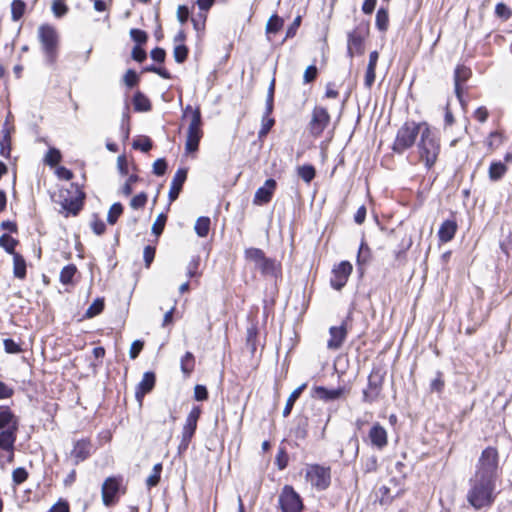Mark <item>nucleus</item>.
<instances>
[{
    "mask_svg": "<svg viewBox=\"0 0 512 512\" xmlns=\"http://www.w3.org/2000/svg\"><path fill=\"white\" fill-rule=\"evenodd\" d=\"M498 463L497 449L492 446L486 447L478 459L474 474L468 481L466 500L475 510L488 509L496 500Z\"/></svg>",
    "mask_w": 512,
    "mask_h": 512,
    "instance_id": "f257e3e1",
    "label": "nucleus"
},
{
    "mask_svg": "<svg viewBox=\"0 0 512 512\" xmlns=\"http://www.w3.org/2000/svg\"><path fill=\"white\" fill-rule=\"evenodd\" d=\"M37 38L41 46L44 64L54 68L60 48V35L57 29L48 23L41 24L38 27Z\"/></svg>",
    "mask_w": 512,
    "mask_h": 512,
    "instance_id": "f03ea898",
    "label": "nucleus"
},
{
    "mask_svg": "<svg viewBox=\"0 0 512 512\" xmlns=\"http://www.w3.org/2000/svg\"><path fill=\"white\" fill-rule=\"evenodd\" d=\"M422 126L424 128L420 135L418 149L421 160L424 161L425 167L429 170L436 163L440 152V143L435 131L426 122H423Z\"/></svg>",
    "mask_w": 512,
    "mask_h": 512,
    "instance_id": "7ed1b4c3",
    "label": "nucleus"
},
{
    "mask_svg": "<svg viewBox=\"0 0 512 512\" xmlns=\"http://www.w3.org/2000/svg\"><path fill=\"white\" fill-rule=\"evenodd\" d=\"M422 124L423 122H405L397 131L392 150L396 154H403L406 150L411 148L415 144L418 135L422 133V129L424 128Z\"/></svg>",
    "mask_w": 512,
    "mask_h": 512,
    "instance_id": "20e7f679",
    "label": "nucleus"
},
{
    "mask_svg": "<svg viewBox=\"0 0 512 512\" xmlns=\"http://www.w3.org/2000/svg\"><path fill=\"white\" fill-rule=\"evenodd\" d=\"M281 512H303L305 505L300 494L291 485H284L278 496Z\"/></svg>",
    "mask_w": 512,
    "mask_h": 512,
    "instance_id": "39448f33",
    "label": "nucleus"
},
{
    "mask_svg": "<svg viewBox=\"0 0 512 512\" xmlns=\"http://www.w3.org/2000/svg\"><path fill=\"white\" fill-rule=\"evenodd\" d=\"M126 487L123 485L122 476H110L102 485V501L106 507L114 506L120 495L125 494Z\"/></svg>",
    "mask_w": 512,
    "mask_h": 512,
    "instance_id": "423d86ee",
    "label": "nucleus"
},
{
    "mask_svg": "<svg viewBox=\"0 0 512 512\" xmlns=\"http://www.w3.org/2000/svg\"><path fill=\"white\" fill-rule=\"evenodd\" d=\"M306 477L317 490H326L331 484L330 467H324L319 464L311 465L307 470Z\"/></svg>",
    "mask_w": 512,
    "mask_h": 512,
    "instance_id": "0eeeda50",
    "label": "nucleus"
},
{
    "mask_svg": "<svg viewBox=\"0 0 512 512\" xmlns=\"http://www.w3.org/2000/svg\"><path fill=\"white\" fill-rule=\"evenodd\" d=\"M384 382V374L380 369H373L368 377L367 387L363 390L362 401L364 403L375 402L381 394Z\"/></svg>",
    "mask_w": 512,
    "mask_h": 512,
    "instance_id": "6e6552de",
    "label": "nucleus"
},
{
    "mask_svg": "<svg viewBox=\"0 0 512 512\" xmlns=\"http://www.w3.org/2000/svg\"><path fill=\"white\" fill-rule=\"evenodd\" d=\"M330 114L325 107L315 106L309 122V131L313 136H320L330 123Z\"/></svg>",
    "mask_w": 512,
    "mask_h": 512,
    "instance_id": "1a4fd4ad",
    "label": "nucleus"
},
{
    "mask_svg": "<svg viewBox=\"0 0 512 512\" xmlns=\"http://www.w3.org/2000/svg\"><path fill=\"white\" fill-rule=\"evenodd\" d=\"M352 264L349 261H341L332 269L330 285L333 289L340 291L347 283L352 272Z\"/></svg>",
    "mask_w": 512,
    "mask_h": 512,
    "instance_id": "9d476101",
    "label": "nucleus"
},
{
    "mask_svg": "<svg viewBox=\"0 0 512 512\" xmlns=\"http://www.w3.org/2000/svg\"><path fill=\"white\" fill-rule=\"evenodd\" d=\"M188 168L180 167L177 169L170 185L168 199L169 204L167 209H169L170 204L178 199L180 193L182 192L183 186L187 180Z\"/></svg>",
    "mask_w": 512,
    "mask_h": 512,
    "instance_id": "9b49d317",
    "label": "nucleus"
},
{
    "mask_svg": "<svg viewBox=\"0 0 512 512\" xmlns=\"http://www.w3.org/2000/svg\"><path fill=\"white\" fill-rule=\"evenodd\" d=\"M92 448L93 445L87 438L75 441L73 449L70 453L74 460V464L78 465L79 463L87 460L91 456Z\"/></svg>",
    "mask_w": 512,
    "mask_h": 512,
    "instance_id": "f8f14e48",
    "label": "nucleus"
},
{
    "mask_svg": "<svg viewBox=\"0 0 512 512\" xmlns=\"http://www.w3.org/2000/svg\"><path fill=\"white\" fill-rule=\"evenodd\" d=\"M277 182L273 178H268L264 185L259 187L254 195L253 202L256 205H264L271 201L276 190Z\"/></svg>",
    "mask_w": 512,
    "mask_h": 512,
    "instance_id": "ddd939ff",
    "label": "nucleus"
},
{
    "mask_svg": "<svg viewBox=\"0 0 512 512\" xmlns=\"http://www.w3.org/2000/svg\"><path fill=\"white\" fill-rule=\"evenodd\" d=\"M156 384V375L153 371L143 374L142 380L138 383L135 391V398L141 405L146 394L150 393Z\"/></svg>",
    "mask_w": 512,
    "mask_h": 512,
    "instance_id": "4468645a",
    "label": "nucleus"
},
{
    "mask_svg": "<svg viewBox=\"0 0 512 512\" xmlns=\"http://www.w3.org/2000/svg\"><path fill=\"white\" fill-rule=\"evenodd\" d=\"M15 131V127L13 124H9L8 122H4L2 128L0 130V156L3 158H10L11 155V141L12 134Z\"/></svg>",
    "mask_w": 512,
    "mask_h": 512,
    "instance_id": "2eb2a0df",
    "label": "nucleus"
},
{
    "mask_svg": "<svg viewBox=\"0 0 512 512\" xmlns=\"http://www.w3.org/2000/svg\"><path fill=\"white\" fill-rule=\"evenodd\" d=\"M19 418L9 406H0V431H19Z\"/></svg>",
    "mask_w": 512,
    "mask_h": 512,
    "instance_id": "dca6fc26",
    "label": "nucleus"
},
{
    "mask_svg": "<svg viewBox=\"0 0 512 512\" xmlns=\"http://www.w3.org/2000/svg\"><path fill=\"white\" fill-rule=\"evenodd\" d=\"M370 443L378 450H383L388 443V436L386 429L378 422L374 423L368 434Z\"/></svg>",
    "mask_w": 512,
    "mask_h": 512,
    "instance_id": "f3484780",
    "label": "nucleus"
},
{
    "mask_svg": "<svg viewBox=\"0 0 512 512\" xmlns=\"http://www.w3.org/2000/svg\"><path fill=\"white\" fill-rule=\"evenodd\" d=\"M472 75L471 69L464 65H457L454 70V92L463 105L462 87L461 84L466 82Z\"/></svg>",
    "mask_w": 512,
    "mask_h": 512,
    "instance_id": "a211bd4d",
    "label": "nucleus"
},
{
    "mask_svg": "<svg viewBox=\"0 0 512 512\" xmlns=\"http://www.w3.org/2000/svg\"><path fill=\"white\" fill-rule=\"evenodd\" d=\"M330 339L327 342L328 349L331 350H337L339 349L346 336H347V329L345 324H341L340 326H332L329 329Z\"/></svg>",
    "mask_w": 512,
    "mask_h": 512,
    "instance_id": "6ab92c4d",
    "label": "nucleus"
},
{
    "mask_svg": "<svg viewBox=\"0 0 512 512\" xmlns=\"http://www.w3.org/2000/svg\"><path fill=\"white\" fill-rule=\"evenodd\" d=\"M202 414V408L199 405H194L186 417L185 424L182 429V434L193 436L197 430V424Z\"/></svg>",
    "mask_w": 512,
    "mask_h": 512,
    "instance_id": "aec40b11",
    "label": "nucleus"
},
{
    "mask_svg": "<svg viewBox=\"0 0 512 512\" xmlns=\"http://www.w3.org/2000/svg\"><path fill=\"white\" fill-rule=\"evenodd\" d=\"M313 389L315 395L326 402L340 399L345 391L344 387L329 389L324 386H315Z\"/></svg>",
    "mask_w": 512,
    "mask_h": 512,
    "instance_id": "412c9836",
    "label": "nucleus"
},
{
    "mask_svg": "<svg viewBox=\"0 0 512 512\" xmlns=\"http://www.w3.org/2000/svg\"><path fill=\"white\" fill-rule=\"evenodd\" d=\"M354 52L357 54H362L364 52V39L356 32V30H353L348 34L347 54L352 58Z\"/></svg>",
    "mask_w": 512,
    "mask_h": 512,
    "instance_id": "4be33fe9",
    "label": "nucleus"
},
{
    "mask_svg": "<svg viewBox=\"0 0 512 512\" xmlns=\"http://www.w3.org/2000/svg\"><path fill=\"white\" fill-rule=\"evenodd\" d=\"M85 194L79 191V195L75 198H65L62 202V208L73 216H76L81 211L84 204Z\"/></svg>",
    "mask_w": 512,
    "mask_h": 512,
    "instance_id": "5701e85b",
    "label": "nucleus"
},
{
    "mask_svg": "<svg viewBox=\"0 0 512 512\" xmlns=\"http://www.w3.org/2000/svg\"><path fill=\"white\" fill-rule=\"evenodd\" d=\"M457 231V223L453 219H447L445 220L439 230H438V238L441 242H449L451 241Z\"/></svg>",
    "mask_w": 512,
    "mask_h": 512,
    "instance_id": "b1692460",
    "label": "nucleus"
},
{
    "mask_svg": "<svg viewBox=\"0 0 512 512\" xmlns=\"http://www.w3.org/2000/svg\"><path fill=\"white\" fill-rule=\"evenodd\" d=\"M256 269H258L264 277H274L276 278L279 273V267L276 264L275 259L265 257L260 263L256 265Z\"/></svg>",
    "mask_w": 512,
    "mask_h": 512,
    "instance_id": "393cba45",
    "label": "nucleus"
},
{
    "mask_svg": "<svg viewBox=\"0 0 512 512\" xmlns=\"http://www.w3.org/2000/svg\"><path fill=\"white\" fill-rule=\"evenodd\" d=\"M258 337H259L258 324L251 323L247 327V331H246V347L249 349L252 356H254L257 351Z\"/></svg>",
    "mask_w": 512,
    "mask_h": 512,
    "instance_id": "a878e982",
    "label": "nucleus"
},
{
    "mask_svg": "<svg viewBox=\"0 0 512 512\" xmlns=\"http://www.w3.org/2000/svg\"><path fill=\"white\" fill-rule=\"evenodd\" d=\"M202 125H203V120H202L201 110L199 107H196L195 111H193V116L189 123L187 135L202 137L203 136Z\"/></svg>",
    "mask_w": 512,
    "mask_h": 512,
    "instance_id": "bb28decb",
    "label": "nucleus"
},
{
    "mask_svg": "<svg viewBox=\"0 0 512 512\" xmlns=\"http://www.w3.org/2000/svg\"><path fill=\"white\" fill-rule=\"evenodd\" d=\"M13 275L17 279H25L27 275V263L23 255H13Z\"/></svg>",
    "mask_w": 512,
    "mask_h": 512,
    "instance_id": "cd10ccee",
    "label": "nucleus"
},
{
    "mask_svg": "<svg viewBox=\"0 0 512 512\" xmlns=\"http://www.w3.org/2000/svg\"><path fill=\"white\" fill-rule=\"evenodd\" d=\"M132 103L136 112H148L152 109L150 100L141 91L135 92L133 95Z\"/></svg>",
    "mask_w": 512,
    "mask_h": 512,
    "instance_id": "c85d7f7f",
    "label": "nucleus"
},
{
    "mask_svg": "<svg viewBox=\"0 0 512 512\" xmlns=\"http://www.w3.org/2000/svg\"><path fill=\"white\" fill-rule=\"evenodd\" d=\"M507 170V166L504 162L492 161L488 170L490 180L499 181L506 174Z\"/></svg>",
    "mask_w": 512,
    "mask_h": 512,
    "instance_id": "c756f323",
    "label": "nucleus"
},
{
    "mask_svg": "<svg viewBox=\"0 0 512 512\" xmlns=\"http://www.w3.org/2000/svg\"><path fill=\"white\" fill-rule=\"evenodd\" d=\"M371 258V250L367 243L362 240L360 243L358 253H357V266L360 273H363V266L366 265Z\"/></svg>",
    "mask_w": 512,
    "mask_h": 512,
    "instance_id": "7c9ffc66",
    "label": "nucleus"
},
{
    "mask_svg": "<svg viewBox=\"0 0 512 512\" xmlns=\"http://www.w3.org/2000/svg\"><path fill=\"white\" fill-rule=\"evenodd\" d=\"M130 108L128 103H125L124 110L122 112L121 123H120V132L122 135L123 141H127L130 137Z\"/></svg>",
    "mask_w": 512,
    "mask_h": 512,
    "instance_id": "2f4dec72",
    "label": "nucleus"
},
{
    "mask_svg": "<svg viewBox=\"0 0 512 512\" xmlns=\"http://www.w3.org/2000/svg\"><path fill=\"white\" fill-rule=\"evenodd\" d=\"M375 26L380 32H385L389 26L388 8L381 6L376 13Z\"/></svg>",
    "mask_w": 512,
    "mask_h": 512,
    "instance_id": "473e14b6",
    "label": "nucleus"
},
{
    "mask_svg": "<svg viewBox=\"0 0 512 512\" xmlns=\"http://www.w3.org/2000/svg\"><path fill=\"white\" fill-rule=\"evenodd\" d=\"M18 244L19 241L7 233H4L0 236V247L3 248L6 253L12 256L18 253L15 251V248Z\"/></svg>",
    "mask_w": 512,
    "mask_h": 512,
    "instance_id": "72a5a7b5",
    "label": "nucleus"
},
{
    "mask_svg": "<svg viewBox=\"0 0 512 512\" xmlns=\"http://www.w3.org/2000/svg\"><path fill=\"white\" fill-rule=\"evenodd\" d=\"M306 383L300 385L299 387H297L291 394L290 396L288 397L287 399V402H286V405L283 409V416L284 417H287L290 415L292 409H293V406L295 404V402L298 400V398L300 397V395L302 394V392L304 391V389L306 388Z\"/></svg>",
    "mask_w": 512,
    "mask_h": 512,
    "instance_id": "f704fd0d",
    "label": "nucleus"
},
{
    "mask_svg": "<svg viewBox=\"0 0 512 512\" xmlns=\"http://www.w3.org/2000/svg\"><path fill=\"white\" fill-rule=\"evenodd\" d=\"M211 225V220L207 216H200L195 223L194 230L195 233L201 237L204 238L209 234Z\"/></svg>",
    "mask_w": 512,
    "mask_h": 512,
    "instance_id": "c9c22d12",
    "label": "nucleus"
},
{
    "mask_svg": "<svg viewBox=\"0 0 512 512\" xmlns=\"http://www.w3.org/2000/svg\"><path fill=\"white\" fill-rule=\"evenodd\" d=\"M77 273V267L74 264H68L60 271L59 280L63 285L73 284V278Z\"/></svg>",
    "mask_w": 512,
    "mask_h": 512,
    "instance_id": "e433bc0d",
    "label": "nucleus"
},
{
    "mask_svg": "<svg viewBox=\"0 0 512 512\" xmlns=\"http://www.w3.org/2000/svg\"><path fill=\"white\" fill-rule=\"evenodd\" d=\"M195 357L192 352L187 351L181 358L180 367L184 375L188 376L194 370Z\"/></svg>",
    "mask_w": 512,
    "mask_h": 512,
    "instance_id": "4c0bfd02",
    "label": "nucleus"
},
{
    "mask_svg": "<svg viewBox=\"0 0 512 512\" xmlns=\"http://www.w3.org/2000/svg\"><path fill=\"white\" fill-rule=\"evenodd\" d=\"M62 161V153L56 147H50L44 157V163L50 167L57 166Z\"/></svg>",
    "mask_w": 512,
    "mask_h": 512,
    "instance_id": "58836bf2",
    "label": "nucleus"
},
{
    "mask_svg": "<svg viewBox=\"0 0 512 512\" xmlns=\"http://www.w3.org/2000/svg\"><path fill=\"white\" fill-rule=\"evenodd\" d=\"M206 20L207 13L204 12H199L195 17L191 18L193 28L196 31L198 38H201L205 32Z\"/></svg>",
    "mask_w": 512,
    "mask_h": 512,
    "instance_id": "ea45409f",
    "label": "nucleus"
},
{
    "mask_svg": "<svg viewBox=\"0 0 512 512\" xmlns=\"http://www.w3.org/2000/svg\"><path fill=\"white\" fill-rule=\"evenodd\" d=\"M298 176L305 182L310 183L316 176V169L312 164H304L297 169Z\"/></svg>",
    "mask_w": 512,
    "mask_h": 512,
    "instance_id": "a19ab883",
    "label": "nucleus"
},
{
    "mask_svg": "<svg viewBox=\"0 0 512 512\" xmlns=\"http://www.w3.org/2000/svg\"><path fill=\"white\" fill-rule=\"evenodd\" d=\"M283 24H284L283 18L277 14H273L269 18V20L266 24V33L267 34H276L277 32H279L282 29Z\"/></svg>",
    "mask_w": 512,
    "mask_h": 512,
    "instance_id": "79ce46f5",
    "label": "nucleus"
},
{
    "mask_svg": "<svg viewBox=\"0 0 512 512\" xmlns=\"http://www.w3.org/2000/svg\"><path fill=\"white\" fill-rule=\"evenodd\" d=\"M105 307V301L104 298H96L93 303L88 307V309L85 312L86 318H93L97 315H99Z\"/></svg>",
    "mask_w": 512,
    "mask_h": 512,
    "instance_id": "37998d69",
    "label": "nucleus"
},
{
    "mask_svg": "<svg viewBox=\"0 0 512 512\" xmlns=\"http://www.w3.org/2000/svg\"><path fill=\"white\" fill-rule=\"evenodd\" d=\"M123 211L124 207L120 202L113 203L107 214V222L110 225L116 224Z\"/></svg>",
    "mask_w": 512,
    "mask_h": 512,
    "instance_id": "c03bdc74",
    "label": "nucleus"
},
{
    "mask_svg": "<svg viewBox=\"0 0 512 512\" xmlns=\"http://www.w3.org/2000/svg\"><path fill=\"white\" fill-rule=\"evenodd\" d=\"M26 10V3L23 0H13L11 3V18L13 21H19Z\"/></svg>",
    "mask_w": 512,
    "mask_h": 512,
    "instance_id": "a18cd8bd",
    "label": "nucleus"
},
{
    "mask_svg": "<svg viewBox=\"0 0 512 512\" xmlns=\"http://www.w3.org/2000/svg\"><path fill=\"white\" fill-rule=\"evenodd\" d=\"M153 146L152 140L148 136H141L133 140L132 148L147 153Z\"/></svg>",
    "mask_w": 512,
    "mask_h": 512,
    "instance_id": "49530a36",
    "label": "nucleus"
},
{
    "mask_svg": "<svg viewBox=\"0 0 512 512\" xmlns=\"http://www.w3.org/2000/svg\"><path fill=\"white\" fill-rule=\"evenodd\" d=\"M163 470L162 463H156L153 466L152 473L146 480V484L149 488L155 487L159 484L161 479V473Z\"/></svg>",
    "mask_w": 512,
    "mask_h": 512,
    "instance_id": "de8ad7c7",
    "label": "nucleus"
},
{
    "mask_svg": "<svg viewBox=\"0 0 512 512\" xmlns=\"http://www.w3.org/2000/svg\"><path fill=\"white\" fill-rule=\"evenodd\" d=\"M189 55V48L185 44H177L173 50V57L176 63H184Z\"/></svg>",
    "mask_w": 512,
    "mask_h": 512,
    "instance_id": "09e8293b",
    "label": "nucleus"
},
{
    "mask_svg": "<svg viewBox=\"0 0 512 512\" xmlns=\"http://www.w3.org/2000/svg\"><path fill=\"white\" fill-rule=\"evenodd\" d=\"M266 257L264 251L260 248H247L245 250V258L255 263V266Z\"/></svg>",
    "mask_w": 512,
    "mask_h": 512,
    "instance_id": "8fccbe9b",
    "label": "nucleus"
},
{
    "mask_svg": "<svg viewBox=\"0 0 512 512\" xmlns=\"http://www.w3.org/2000/svg\"><path fill=\"white\" fill-rule=\"evenodd\" d=\"M275 124V119L268 115H262L261 119V128L258 132L259 139H262L267 136L272 127Z\"/></svg>",
    "mask_w": 512,
    "mask_h": 512,
    "instance_id": "3c124183",
    "label": "nucleus"
},
{
    "mask_svg": "<svg viewBox=\"0 0 512 512\" xmlns=\"http://www.w3.org/2000/svg\"><path fill=\"white\" fill-rule=\"evenodd\" d=\"M167 214L165 212H161L154 224L152 225V233L155 235V236H160L163 231H164V228H165V225H166V222H167Z\"/></svg>",
    "mask_w": 512,
    "mask_h": 512,
    "instance_id": "603ef678",
    "label": "nucleus"
},
{
    "mask_svg": "<svg viewBox=\"0 0 512 512\" xmlns=\"http://www.w3.org/2000/svg\"><path fill=\"white\" fill-rule=\"evenodd\" d=\"M503 142V135L499 131H492L486 139V145L489 149L498 148Z\"/></svg>",
    "mask_w": 512,
    "mask_h": 512,
    "instance_id": "864d4df0",
    "label": "nucleus"
},
{
    "mask_svg": "<svg viewBox=\"0 0 512 512\" xmlns=\"http://www.w3.org/2000/svg\"><path fill=\"white\" fill-rule=\"evenodd\" d=\"M130 37L136 43L135 46H142L148 40V34L142 29L132 28L130 30Z\"/></svg>",
    "mask_w": 512,
    "mask_h": 512,
    "instance_id": "5fc2aeb1",
    "label": "nucleus"
},
{
    "mask_svg": "<svg viewBox=\"0 0 512 512\" xmlns=\"http://www.w3.org/2000/svg\"><path fill=\"white\" fill-rule=\"evenodd\" d=\"M139 75L133 69H128L123 77L124 84L127 88L132 89L139 83Z\"/></svg>",
    "mask_w": 512,
    "mask_h": 512,
    "instance_id": "6e6d98bb",
    "label": "nucleus"
},
{
    "mask_svg": "<svg viewBox=\"0 0 512 512\" xmlns=\"http://www.w3.org/2000/svg\"><path fill=\"white\" fill-rule=\"evenodd\" d=\"M51 8L54 16L57 18L63 17L69 10L65 0H54Z\"/></svg>",
    "mask_w": 512,
    "mask_h": 512,
    "instance_id": "4d7b16f0",
    "label": "nucleus"
},
{
    "mask_svg": "<svg viewBox=\"0 0 512 512\" xmlns=\"http://www.w3.org/2000/svg\"><path fill=\"white\" fill-rule=\"evenodd\" d=\"M28 475L29 474L24 467H18L13 470L12 480H13L14 484L20 485L27 480Z\"/></svg>",
    "mask_w": 512,
    "mask_h": 512,
    "instance_id": "13d9d810",
    "label": "nucleus"
},
{
    "mask_svg": "<svg viewBox=\"0 0 512 512\" xmlns=\"http://www.w3.org/2000/svg\"><path fill=\"white\" fill-rule=\"evenodd\" d=\"M147 200V194L145 192H140L131 199L130 206L133 209H141L146 205Z\"/></svg>",
    "mask_w": 512,
    "mask_h": 512,
    "instance_id": "bf43d9fd",
    "label": "nucleus"
},
{
    "mask_svg": "<svg viewBox=\"0 0 512 512\" xmlns=\"http://www.w3.org/2000/svg\"><path fill=\"white\" fill-rule=\"evenodd\" d=\"M318 76V68L316 65L311 64L309 65L303 75V82L304 84L312 83L316 80Z\"/></svg>",
    "mask_w": 512,
    "mask_h": 512,
    "instance_id": "052dcab7",
    "label": "nucleus"
},
{
    "mask_svg": "<svg viewBox=\"0 0 512 512\" xmlns=\"http://www.w3.org/2000/svg\"><path fill=\"white\" fill-rule=\"evenodd\" d=\"M4 349L6 353L9 354H18L22 351V348L19 343H17L12 338H6L3 341Z\"/></svg>",
    "mask_w": 512,
    "mask_h": 512,
    "instance_id": "680f3d73",
    "label": "nucleus"
},
{
    "mask_svg": "<svg viewBox=\"0 0 512 512\" xmlns=\"http://www.w3.org/2000/svg\"><path fill=\"white\" fill-rule=\"evenodd\" d=\"M289 457L284 448H280L275 458V463L279 470H284L288 466Z\"/></svg>",
    "mask_w": 512,
    "mask_h": 512,
    "instance_id": "e2e57ef3",
    "label": "nucleus"
},
{
    "mask_svg": "<svg viewBox=\"0 0 512 512\" xmlns=\"http://www.w3.org/2000/svg\"><path fill=\"white\" fill-rule=\"evenodd\" d=\"M202 137L187 135L185 150L187 153H193L198 150L199 143Z\"/></svg>",
    "mask_w": 512,
    "mask_h": 512,
    "instance_id": "0e129e2a",
    "label": "nucleus"
},
{
    "mask_svg": "<svg viewBox=\"0 0 512 512\" xmlns=\"http://www.w3.org/2000/svg\"><path fill=\"white\" fill-rule=\"evenodd\" d=\"M168 168V164L165 158H158L153 163V173L156 176H163Z\"/></svg>",
    "mask_w": 512,
    "mask_h": 512,
    "instance_id": "69168bd1",
    "label": "nucleus"
},
{
    "mask_svg": "<svg viewBox=\"0 0 512 512\" xmlns=\"http://www.w3.org/2000/svg\"><path fill=\"white\" fill-rule=\"evenodd\" d=\"M495 14L503 20H508L511 17L512 12L506 4L500 2L495 7Z\"/></svg>",
    "mask_w": 512,
    "mask_h": 512,
    "instance_id": "338daca9",
    "label": "nucleus"
},
{
    "mask_svg": "<svg viewBox=\"0 0 512 512\" xmlns=\"http://www.w3.org/2000/svg\"><path fill=\"white\" fill-rule=\"evenodd\" d=\"M209 397L208 389L205 385L197 384L194 387V399L196 401H205Z\"/></svg>",
    "mask_w": 512,
    "mask_h": 512,
    "instance_id": "774afa93",
    "label": "nucleus"
}]
</instances>
